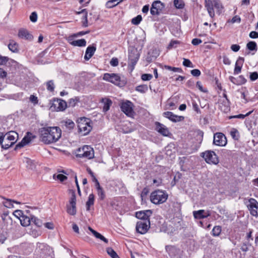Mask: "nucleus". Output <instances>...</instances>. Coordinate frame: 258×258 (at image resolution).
Wrapping results in <instances>:
<instances>
[{
    "label": "nucleus",
    "instance_id": "obj_45",
    "mask_svg": "<svg viewBox=\"0 0 258 258\" xmlns=\"http://www.w3.org/2000/svg\"><path fill=\"white\" fill-rule=\"evenodd\" d=\"M212 234L214 236H217L220 235L221 232V227L219 226H215L212 230Z\"/></svg>",
    "mask_w": 258,
    "mask_h": 258
},
{
    "label": "nucleus",
    "instance_id": "obj_50",
    "mask_svg": "<svg viewBox=\"0 0 258 258\" xmlns=\"http://www.w3.org/2000/svg\"><path fill=\"white\" fill-rule=\"evenodd\" d=\"M142 18L141 15H138L132 20V23L134 25H138L142 21Z\"/></svg>",
    "mask_w": 258,
    "mask_h": 258
},
{
    "label": "nucleus",
    "instance_id": "obj_30",
    "mask_svg": "<svg viewBox=\"0 0 258 258\" xmlns=\"http://www.w3.org/2000/svg\"><path fill=\"white\" fill-rule=\"evenodd\" d=\"M21 224L24 227L29 226L31 223V218L22 215L19 218Z\"/></svg>",
    "mask_w": 258,
    "mask_h": 258
},
{
    "label": "nucleus",
    "instance_id": "obj_47",
    "mask_svg": "<svg viewBox=\"0 0 258 258\" xmlns=\"http://www.w3.org/2000/svg\"><path fill=\"white\" fill-rule=\"evenodd\" d=\"M46 88L49 91L52 92L54 91V85L53 81L50 80L46 83Z\"/></svg>",
    "mask_w": 258,
    "mask_h": 258
},
{
    "label": "nucleus",
    "instance_id": "obj_1",
    "mask_svg": "<svg viewBox=\"0 0 258 258\" xmlns=\"http://www.w3.org/2000/svg\"><path fill=\"white\" fill-rule=\"evenodd\" d=\"M40 138L44 144L56 142L61 137V131L58 127H44L40 129Z\"/></svg>",
    "mask_w": 258,
    "mask_h": 258
},
{
    "label": "nucleus",
    "instance_id": "obj_16",
    "mask_svg": "<svg viewBox=\"0 0 258 258\" xmlns=\"http://www.w3.org/2000/svg\"><path fill=\"white\" fill-rule=\"evenodd\" d=\"M155 130L164 136H168L170 134L168 128L159 122H155Z\"/></svg>",
    "mask_w": 258,
    "mask_h": 258
},
{
    "label": "nucleus",
    "instance_id": "obj_42",
    "mask_svg": "<svg viewBox=\"0 0 258 258\" xmlns=\"http://www.w3.org/2000/svg\"><path fill=\"white\" fill-rule=\"evenodd\" d=\"M107 253L112 258H119L116 252L111 247H108L106 249Z\"/></svg>",
    "mask_w": 258,
    "mask_h": 258
},
{
    "label": "nucleus",
    "instance_id": "obj_18",
    "mask_svg": "<svg viewBox=\"0 0 258 258\" xmlns=\"http://www.w3.org/2000/svg\"><path fill=\"white\" fill-rule=\"evenodd\" d=\"M152 214L151 210H148L145 211H141L137 212L136 216L137 218L143 220V221H146L149 220V217Z\"/></svg>",
    "mask_w": 258,
    "mask_h": 258
},
{
    "label": "nucleus",
    "instance_id": "obj_56",
    "mask_svg": "<svg viewBox=\"0 0 258 258\" xmlns=\"http://www.w3.org/2000/svg\"><path fill=\"white\" fill-rule=\"evenodd\" d=\"M74 125H75L74 122L71 120H68L66 121L65 122V126L69 128V129L73 128L74 127Z\"/></svg>",
    "mask_w": 258,
    "mask_h": 258
},
{
    "label": "nucleus",
    "instance_id": "obj_61",
    "mask_svg": "<svg viewBox=\"0 0 258 258\" xmlns=\"http://www.w3.org/2000/svg\"><path fill=\"white\" fill-rule=\"evenodd\" d=\"M191 74L194 77H199L201 75V72L198 69H194L190 72Z\"/></svg>",
    "mask_w": 258,
    "mask_h": 258
},
{
    "label": "nucleus",
    "instance_id": "obj_21",
    "mask_svg": "<svg viewBox=\"0 0 258 258\" xmlns=\"http://www.w3.org/2000/svg\"><path fill=\"white\" fill-rule=\"evenodd\" d=\"M209 212L207 213L205 212L204 210H200L198 211H195L193 212V215L195 219H202L206 218L210 216Z\"/></svg>",
    "mask_w": 258,
    "mask_h": 258
},
{
    "label": "nucleus",
    "instance_id": "obj_37",
    "mask_svg": "<svg viewBox=\"0 0 258 258\" xmlns=\"http://www.w3.org/2000/svg\"><path fill=\"white\" fill-rule=\"evenodd\" d=\"M3 144H2V148L5 150H7L9 149L10 147H11L13 145L5 137V136H3Z\"/></svg>",
    "mask_w": 258,
    "mask_h": 258
},
{
    "label": "nucleus",
    "instance_id": "obj_3",
    "mask_svg": "<svg viewBox=\"0 0 258 258\" xmlns=\"http://www.w3.org/2000/svg\"><path fill=\"white\" fill-rule=\"evenodd\" d=\"M77 157L91 159L94 157L93 149L90 146L85 145L78 150Z\"/></svg>",
    "mask_w": 258,
    "mask_h": 258
},
{
    "label": "nucleus",
    "instance_id": "obj_19",
    "mask_svg": "<svg viewBox=\"0 0 258 258\" xmlns=\"http://www.w3.org/2000/svg\"><path fill=\"white\" fill-rule=\"evenodd\" d=\"M68 40L70 44L74 46L83 47L86 45V41L84 39L74 40L73 37L70 36L68 38Z\"/></svg>",
    "mask_w": 258,
    "mask_h": 258
},
{
    "label": "nucleus",
    "instance_id": "obj_63",
    "mask_svg": "<svg viewBox=\"0 0 258 258\" xmlns=\"http://www.w3.org/2000/svg\"><path fill=\"white\" fill-rule=\"evenodd\" d=\"M30 101L34 103V104L38 103V99L37 97L33 95H31L30 97Z\"/></svg>",
    "mask_w": 258,
    "mask_h": 258
},
{
    "label": "nucleus",
    "instance_id": "obj_48",
    "mask_svg": "<svg viewBox=\"0 0 258 258\" xmlns=\"http://www.w3.org/2000/svg\"><path fill=\"white\" fill-rule=\"evenodd\" d=\"M26 163L27 166L30 169H33L35 168L36 165L34 161L30 159H27Z\"/></svg>",
    "mask_w": 258,
    "mask_h": 258
},
{
    "label": "nucleus",
    "instance_id": "obj_36",
    "mask_svg": "<svg viewBox=\"0 0 258 258\" xmlns=\"http://www.w3.org/2000/svg\"><path fill=\"white\" fill-rule=\"evenodd\" d=\"M1 217L4 222H10L11 223L12 222V218L9 216L8 211L5 212L2 215Z\"/></svg>",
    "mask_w": 258,
    "mask_h": 258
},
{
    "label": "nucleus",
    "instance_id": "obj_44",
    "mask_svg": "<svg viewBox=\"0 0 258 258\" xmlns=\"http://www.w3.org/2000/svg\"><path fill=\"white\" fill-rule=\"evenodd\" d=\"M246 47L249 50H256L257 48V45L255 42L250 41L247 43Z\"/></svg>",
    "mask_w": 258,
    "mask_h": 258
},
{
    "label": "nucleus",
    "instance_id": "obj_51",
    "mask_svg": "<svg viewBox=\"0 0 258 258\" xmlns=\"http://www.w3.org/2000/svg\"><path fill=\"white\" fill-rule=\"evenodd\" d=\"M180 42L178 40H171L167 48L169 49H172L173 48L176 47L177 44H179Z\"/></svg>",
    "mask_w": 258,
    "mask_h": 258
},
{
    "label": "nucleus",
    "instance_id": "obj_2",
    "mask_svg": "<svg viewBox=\"0 0 258 258\" xmlns=\"http://www.w3.org/2000/svg\"><path fill=\"white\" fill-rule=\"evenodd\" d=\"M168 197V195L166 191L158 189L151 194L150 201L155 205H159L165 203Z\"/></svg>",
    "mask_w": 258,
    "mask_h": 258
},
{
    "label": "nucleus",
    "instance_id": "obj_38",
    "mask_svg": "<svg viewBox=\"0 0 258 258\" xmlns=\"http://www.w3.org/2000/svg\"><path fill=\"white\" fill-rule=\"evenodd\" d=\"M120 2H118V0H110L106 3V6L107 8H112L117 5Z\"/></svg>",
    "mask_w": 258,
    "mask_h": 258
},
{
    "label": "nucleus",
    "instance_id": "obj_11",
    "mask_svg": "<svg viewBox=\"0 0 258 258\" xmlns=\"http://www.w3.org/2000/svg\"><path fill=\"white\" fill-rule=\"evenodd\" d=\"M213 144L218 146H225L227 144L225 136L221 133H217L214 135Z\"/></svg>",
    "mask_w": 258,
    "mask_h": 258
},
{
    "label": "nucleus",
    "instance_id": "obj_13",
    "mask_svg": "<svg viewBox=\"0 0 258 258\" xmlns=\"http://www.w3.org/2000/svg\"><path fill=\"white\" fill-rule=\"evenodd\" d=\"M249 204L247 205L248 210L251 215L258 217V202L254 199L249 200Z\"/></svg>",
    "mask_w": 258,
    "mask_h": 258
},
{
    "label": "nucleus",
    "instance_id": "obj_7",
    "mask_svg": "<svg viewBox=\"0 0 258 258\" xmlns=\"http://www.w3.org/2000/svg\"><path fill=\"white\" fill-rule=\"evenodd\" d=\"M119 105L121 111L126 115L131 117L134 115V104L131 101L128 100L123 101L120 102Z\"/></svg>",
    "mask_w": 258,
    "mask_h": 258
},
{
    "label": "nucleus",
    "instance_id": "obj_15",
    "mask_svg": "<svg viewBox=\"0 0 258 258\" xmlns=\"http://www.w3.org/2000/svg\"><path fill=\"white\" fill-rule=\"evenodd\" d=\"M139 58V54L136 50H133L129 51L128 60L130 62L129 65H131L132 70L134 69L135 66Z\"/></svg>",
    "mask_w": 258,
    "mask_h": 258
},
{
    "label": "nucleus",
    "instance_id": "obj_43",
    "mask_svg": "<svg viewBox=\"0 0 258 258\" xmlns=\"http://www.w3.org/2000/svg\"><path fill=\"white\" fill-rule=\"evenodd\" d=\"M31 222H33L36 226L38 227L41 226L42 224V221L40 219L35 217L34 216H32L31 217Z\"/></svg>",
    "mask_w": 258,
    "mask_h": 258
},
{
    "label": "nucleus",
    "instance_id": "obj_8",
    "mask_svg": "<svg viewBox=\"0 0 258 258\" xmlns=\"http://www.w3.org/2000/svg\"><path fill=\"white\" fill-rule=\"evenodd\" d=\"M67 212L71 215H75L76 214V197L75 191H73L69 201V205H67Z\"/></svg>",
    "mask_w": 258,
    "mask_h": 258
},
{
    "label": "nucleus",
    "instance_id": "obj_22",
    "mask_svg": "<svg viewBox=\"0 0 258 258\" xmlns=\"http://www.w3.org/2000/svg\"><path fill=\"white\" fill-rule=\"evenodd\" d=\"M96 50V47L95 46L90 45L88 46L85 52L84 59L86 60H89L94 55Z\"/></svg>",
    "mask_w": 258,
    "mask_h": 258
},
{
    "label": "nucleus",
    "instance_id": "obj_27",
    "mask_svg": "<svg viewBox=\"0 0 258 258\" xmlns=\"http://www.w3.org/2000/svg\"><path fill=\"white\" fill-rule=\"evenodd\" d=\"M211 0H205V7L207 8L208 13L211 18L215 16L214 10L212 8V2Z\"/></svg>",
    "mask_w": 258,
    "mask_h": 258
},
{
    "label": "nucleus",
    "instance_id": "obj_5",
    "mask_svg": "<svg viewBox=\"0 0 258 258\" xmlns=\"http://www.w3.org/2000/svg\"><path fill=\"white\" fill-rule=\"evenodd\" d=\"M67 106L68 104L64 100L54 98L52 100L50 108L52 111H62L64 110Z\"/></svg>",
    "mask_w": 258,
    "mask_h": 258
},
{
    "label": "nucleus",
    "instance_id": "obj_64",
    "mask_svg": "<svg viewBox=\"0 0 258 258\" xmlns=\"http://www.w3.org/2000/svg\"><path fill=\"white\" fill-rule=\"evenodd\" d=\"M202 42V41L200 39L198 38H194L192 40L191 43L194 45H198L200 44H201Z\"/></svg>",
    "mask_w": 258,
    "mask_h": 258
},
{
    "label": "nucleus",
    "instance_id": "obj_26",
    "mask_svg": "<svg viewBox=\"0 0 258 258\" xmlns=\"http://www.w3.org/2000/svg\"><path fill=\"white\" fill-rule=\"evenodd\" d=\"M212 3L213 9H215L217 13L220 15L223 12V7L221 2L219 0H213Z\"/></svg>",
    "mask_w": 258,
    "mask_h": 258
},
{
    "label": "nucleus",
    "instance_id": "obj_24",
    "mask_svg": "<svg viewBox=\"0 0 258 258\" xmlns=\"http://www.w3.org/2000/svg\"><path fill=\"white\" fill-rule=\"evenodd\" d=\"M19 37L25 39L26 40H32L33 38L32 35L25 29H21L19 30L18 32Z\"/></svg>",
    "mask_w": 258,
    "mask_h": 258
},
{
    "label": "nucleus",
    "instance_id": "obj_34",
    "mask_svg": "<svg viewBox=\"0 0 258 258\" xmlns=\"http://www.w3.org/2000/svg\"><path fill=\"white\" fill-rule=\"evenodd\" d=\"M18 44L14 40H10L8 45L9 49L13 52H18Z\"/></svg>",
    "mask_w": 258,
    "mask_h": 258
},
{
    "label": "nucleus",
    "instance_id": "obj_9",
    "mask_svg": "<svg viewBox=\"0 0 258 258\" xmlns=\"http://www.w3.org/2000/svg\"><path fill=\"white\" fill-rule=\"evenodd\" d=\"M150 222L149 220L146 221H140L137 223L136 230L140 234H145L150 228Z\"/></svg>",
    "mask_w": 258,
    "mask_h": 258
},
{
    "label": "nucleus",
    "instance_id": "obj_33",
    "mask_svg": "<svg viewBox=\"0 0 258 258\" xmlns=\"http://www.w3.org/2000/svg\"><path fill=\"white\" fill-rule=\"evenodd\" d=\"M88 229L92 233L94 236H95L97 238L100 239V240L103 241L104 242L106 243H108V240L101 234L97 232L90 227H88Z\"/></svg>",
    "mask_w": 258,
    "mask_h": 258
},
{
    "label": "nucleus",
    "instance_id": "obj_31",
    "mask_svg": "<svg viewBox=\"0 0 258 258\" xmlns=\"http://www.w3.org/2000/svg\"><path fill=\"white\" fill-rule=\"evenodd\" d=\"M101 102L104 104L103 106V111L106 112L109 109L110 107L112 104V101L110 99L108 98H102Z\"/></svg>",
    "mask_w": 258,
    "mask_h": 258
},
{
    "label": "nucleus",
    "instance_id": "obj_12",
    "mask_svg": "<svg viewBox=\"0 0 258 258\" xmlns=\"http://www.w3.org/2000/svg\"><path fill=\"white\" fill-rule=\"evenodd\" d=\"M103 79L116 85H119L120 84V78L116 74L105 73L104 74Z\"/></svg>",
    "mask_w": 258,
    "mask_h": 258
},
{
    "label": "nucleus",
    "instance_id": "obj_53",
    "mask_svg": "<svg viewBox=\"0 0 258 258\" xmlns=\"http://www.w3.org/2000/svg\"><path fill=\"white\" fill-rule=\"evenodd\" d=\"M164 68L168 70L169 71H171L174 72H179L180 73L182 72V70L180 68H175V67H172L169 66H165Z\"/></svg>",
    "mask_w": 258,
    "mask_h": 258
},
{
    "label": "nucleus",
    "instance_id": "obj_28",
    "mask_svg": "<svg viewBox=\"0 0 258 258\" xmlns=\"http://www.w3.org/2000/svg\"><path fill=\"white\" fill-rule=\"evenodd\" d=\"M77 14H83V16L82 17V24L83 26L85 27H87L88 26V19H87V11L86 9H83L79 12H76Z\"/></svg>",
    "mask_w": 258,
    "mask_h": 258
},
{
    "label": "nucleus",
    "instance_id": "obj_60",
    "mask_svg": "<svg viewBox=\"0 0 258 258\" xmlns=\"http://www.w3.org/2000/svg\"><path fill=\"white\" fill-rule=\"evenodd\" d=\"M110 64L112 67H116V66H118V59L116 57H113L110 61Z\"/></svg>",
    "mask_w": 258,
    "mask_h": 258
},
{
    "label": "nucleus",
    "instance_id": "obj_62",
    "mask_svg": "<svg viewBox=\"0 0 258 258\" xmlns=\"http://www.w3.org/2000/svg\"><path fill=\"white\" fill-rule=\"evenodd\" d=\"M250 79L251 81H255L258 79V73L256 72L251 73L250 75Z\"/></svg>",
    "mask_w": 258,
    "mask_h": 258
},
{
    "label": "nucleus",
    "instance_id": "obj_39",
    "mask_svg": "<svg viewBox=\"0 0 258 258\" xmlns=\"http://www.w3.org/2000/svg\"><path fill=\"white\" fill-rule=\"evenodd\" d=\"M230 134L232 138L235 140H238L240 136L238 131L235 128H232L230 132Z\"/></svg>",
    "mask_w": 258,
    "mask_h": 258
},
{
    "label": "nucleus",
    "instance_id": "obj_14",
    "mask_svg": "<svg viewBox=\"0 0 258 258\" xmlns=\"http://www.w3.org/2000/svg\"><path fill=\"white\" fill-rule=\"evenodd\" d=\"M36 138V136L30 132H27L26 135L23 138L21 142L16 146L15 149L21 148L30 143L33 140Z\"/></svg>",
    "mask_w": 258,
    "mask_h": 258
},
{
    "label": "nucleus",
    "instance_id": "obj_17",
    "mask_svg": "<svg viewBox=\"0 0 258 258\" xmlns=\"http://www.w3.org/2000/svg\"><path fill=\"white\" fill-rule=\"evenodd\" d=\"M163 116L174 122H179L184 119L183 116L175 115L170 111L164 112L163 113Z\"/></svg>",
    "mask_w": 258,
    "mask_h": 258
},
{
    "label": "nucleus",
    "instance_id": "obj_59",
    "mask_svg": "<svg viewBox=\"0 0 258 258\" xmlns=\"http://www.w3.org/2000/svg\"><path fill=\"white\" fill-rule=\"evenodd\" d=\"M9 60V58L7 56H3L0 55V65L5 64Z\"/></svg>",
    "mask_w": 258,
    "mask_h": 258
},
{
    "label": "nucleus",
    "instance_id": "obj_4",
    "mask_svg": "<svg viewBox=\"0 0 258 258\" xmlns=\"http://www.w3.org/2000/svg\"><path fill=\"white\" fill-rule=\"evenodd\" d=\"M208 164L216 165L219 163V159L216 153L212 151H206L201 153V155Z\"/></svg>",
    "mask_w": 258,
    "mask_h": 258
},
{
    "label": "nucleus",
    "instance_id": "obj_58",
    "mask_svg": "<svg viewBox=\"0 0 258 258\" xmlns=\"http://www.w3.org/2000/svg\"><path fill=\"white\" fill-rule=\"evenodd\" d=\"M30 19L32 22H36L37 20V14L36 12H33L30 16Z\"/></svg>",
    "mask_w": 258,
    "mask_h": 258
},
{
    "label": "nucleus",
    "instance_id": "obj_25",
    "mask_svg": "<svg viewBox=\"0 0 258 258\" xmlns=\"http://www.w3.org/2000/svg\"><path fill=\"white\" fill-rule=\"evenodd\" d=\"M224 95L226 97V94ZM219 108L224 112H227L230 110L229 102L227 98L219 103Z\"/></svg>",
    "mask_w": 258,
    "mask_h": 258
},
{
    "label": "nucleus",
    "instance_id": "obj_54",
    "mask_svg": "<svg viewBox=\"0 0 258 258\" xmlns=\"http://www.w3.org/2000/svg\"><path fill=\"white\" fill-rule=\"evenodd\" d=\"M183 65L186 67L193 68L192 62L188 59L183 58Z\"/></svg>",
    "mask_w": 258,
    "mask_h": 258
},
{
    "label": "nucleus",
    "instance_id": "obj_29",
    "mask_svg": "<svg viewBox=\"0 0 258 258\" xmlns=\"http://www.w3.org/2000/svg\"><path fill=\"white\" fill-rule=\"evenodd\" d=\"M166 251L168 253L170 257L175 258L176 253L177 252L178 250L174 246L167 245L165 247Z\"/></svg>",
    "mask_w": 258,
    "mask_h": 258
},
{
    "label": "nucleus",
    "instance_id": "obj_20",
    "mask_svg": "<svg viewBox=\"0 0 258 258\" xmlns=\"http://www.w3.org/2000/svg\"><path fill=\"white\" fill-rule=\"evenodd\" d=\"M4 136L13 145L17 141V139L18 138V134L14 131L10 132L7 133L5 135H4Z\"/></svg>",
    "mask_w": 258,
    "mask_h": 258
},
{
    "label": "nucleus",
    "instance_id": "obj_35",
    "mask_svg": "<svg viewBox=\"0 0 258 258\" xmlns=\"http://www.w3.org/2000/svg\"><path fill=\"white\" fill-rule=\"evenodd\" d=\"M98 186H96V189L97 192V195L99 197V199L100 200H103L105 198V195L104 191L102 187L100 185H98Z\"/></svg>",
    "mask_w": 258,
    "mask_h": 258
},
{
    "label": "nucleus",
    "instance_id": "obj_6",
    "mask_svg": "<svg viewBox=\"0 0 258 258\" xmlns=\"http://www.w3.org/2000/svg\"><path fill=\"white\" fill-rule=\"evenodd\" d=\"M79 132L82 135L85 136L89 133L92 130L90 122L86 119H81L78 123Z\"/></svg>",
    "mask_w": 258,
    "mask_h": 258
},
{
    "label": "nucleus",
    "instance_id": "obj_10",
    "mask_svg": "<svg viewBox=\"0 0 258 258\" xmlns=\"http://www.w3.org/2000/svg\"><path fill=\"white\" fill-rule=\"evenodd\" d=\"M165 8V5L159 1H154L150 10L152 15H158Z\"/></svg>",
    "mask_w": 258,
    "mask_h": 258
},
{
    "label": "nucleus",
    "instance_id": "obj_52",
    "mask_svg": "<svg viewBox=\"0 0 258 258\" xmlns=\"http://www.w3.org/2000/svg\"><path fill=\"white\" fill-rule=\"evenodd\" d=\"M174 5L177 9H182L184 7V4L182 1L179 0H174Z\"/></svg>",
    "mask_w": 258,
    "mask_h": 258
},
{
    "label": "nucleus",
    "instance_id": "obj_49",
    "mask_svg": "<svg viewBox=\"0 0 258 258\" xmlns=\"http://www.w3.org/2000/svg\"><path fill=\"white\" fill-rule=\"evenodd\" d=\"M236 81L237 85H238L243 84L246 82V80L242 75L238 76V77L236 78Z\"/></svg>",
    "mask_w": 258,
    "mask_h": 258
},
{
    "label": "nucleus",
    "instance_id": "obj_40",
    "mask_svg": "<svg viewBox=\"0 0 258 258\" xmlns=\"http://www.w3.org/2000/svg\"><path fill=\"white\" fill-rule=\"evenodd\" d=\"M13 203H15L17 204L20 203L19 202H18L15 201L7 199L3 202V204L5 207L8 208H11L13 207Z\"/></svg>",
    "mask_w": 258,
    "mask_h": 258
},
{
    "label": "nucleus",
    "instance_id": "obj_32",
    "mask_svg": "<svg viewBox=\"0 0 258 258\" xmlns=\"http://www.w3.org/2000/svg\"><path fill=\"white\" fill-rule=\"evenodd\" d=\"M95 196L94 194H91L89 195L88 201L86 202V206L87 211L90 210V207L93 206L94 204Z\"/></svg>",
    "mask_w": 258,
    "mask_h": 258
},
{
    "label": "nucleus",
    "instance_id": "obj_55",
    "mask_svg": "<svg viewBox=\"0 0 258 258\" xmlns=\"http://www.w3.org/2000/svg\"><path fill=\"white\" fill-rule=\"evenodd\" d=\"M153 78L151 74H144L142 75L141 78L143 81H149Z\"/></svg>",
    "mask_w": 258,
    "mask_h": 258
},
{
    "label": "nucleus",
    "instance_id": "obj_46",
    "mask_svg": "<svg viewBox=\"0 0 258 258\" xmlns=\"http://www.w3.org/2000/svg\"><path fill=\"white\" fill-rule=\"evenodd\" d=\"M136 90L141 93H145L148 90V87L145 85H139L136 87Z\"/></svg>",
    "mask_w": 258,
    "mask_h": 258
},
{
    "label": "nucleus",
    "instance_id": "obj_57",
    "mask_svg": "<svg viewBox=\"0 0 258 258\" xmlns=\"http://www.w3.org/2000/svg\"><path fill=\"white\" fill-rule=\"evenodd\" d=\"M192 105L194 110L197 112L198 113H200L201 111L199 108V106L197 104V102L195 100L192 101Z\"/></svg>",
    "mask_w": 258,
    "mask_h": 258
},
{
    "label": "nucleus",
    "instance_id": "obj_41",
    "mask_svg": "<svg viewBox=\"0 0 258 258\" xmlns=\"http://www.w3.org/2000/svg\"><path fill=\"white\" fill-rule=\"evenodd\" d=\"M79 101V99L78 97H75L74 98H71L69 100L68 103V106L70 107H74Z\"/></svg>",
    "mask_w": 258,
    "mask_h": 258
},
{
    "label": "nucleus",
    "instance_id": "obj_23",
    "mask_svg": "<svg viewBox=\"0 0 258 258\" xmlns=\"http://www.w3.org/2000/svg\"><path fill=\"white\" fill-rule=\"evenodd\" d=\"M244 61V59L243 57H239L238 58L235 65V68L234 70V75L238 74L241 72V68L242 67Z\"/></svg>",
    "mask_w": 258,
    "mask_h": 258
}]
</instances>
